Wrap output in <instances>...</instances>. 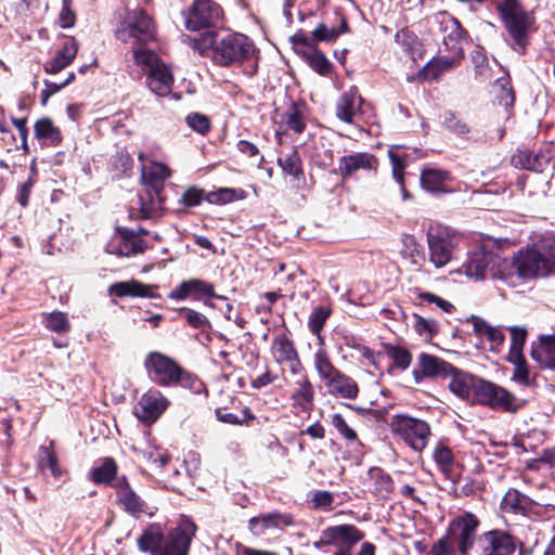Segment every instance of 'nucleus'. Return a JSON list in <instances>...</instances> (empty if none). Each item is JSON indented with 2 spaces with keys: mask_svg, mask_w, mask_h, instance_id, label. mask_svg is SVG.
I'll return each instance as SVG.
<instances>
[{
  "mask_svg": "<svg viewBox=\"0 0 555 555\" xmlns=\"http://www.w3.org/2000/svg\"><path fill=\"white\" fill-rule=\"evenodd\" d=\"M495 254L491 251L477 250L463 263L461 272L474 281H482L491 278Z\"/></svg>",
  "mask_w": 555,
  "mask_h": 555,
  "instance_id": "obj_19",
  "label": "nucleus"
},
{
  "mask_svg": "<svg viewBox=\"0 0 555 555\" xmlns=\"http://www.w3.org/2000/svg\"><path fill=\"white\" fill-rule=\"evenodd\" d=\"M119 505L129 514L138 516L144 512V501L130 487L126 476L116 479L113 485Z\"/></svg>",
  "mask_w": 555,
  "mask_h": 555,
  "instance_id": "obj_21",
  "label": "nucleus"
},
{
  "mask_svg": "<svg viewBox=\"0 0 555 555\" xmlns=\"http://www.w3.org/2000/svg\"><path fill=\"white\" fill-rule=\"evenodd\" d=\"M204 295L207 297H215L223 299L222 296L215 294L214 285L199 279H190L183 281L176 288L171 289L168 294V298L172 300H184L189 297L198 300Z\"/></svg>",
  "mask_w": 555,
  "mask_h": 555,
  "instance_id": "obj_20",
  "label": "nucleus"
},
{
  "mask_svg": "<svg viewBox=\"0 0 555 555\" xmlns=\"http://www.w3.org/2000/svg\"><path fill=\"white\" fill-rule=\"evenodd\" d=\"M512 336V344L509 349L511 360H520L522 357V348L526 341L527 331L520 326H512L509 328Z\"/></svg>",
  "mask_w": 555,
  "mask_h": 555,
  "instance_id": "obj_49",
  "label": "nucleus"
},
{
  "mask_svg": "<svg viewBox=\"0 0 555 555\" xmlns=\"http://www.w3.org/2000/svg\"><path fill=\"white\" fill-rule=\"evenodd\" d=\"M325 386L333 396L343 399L352 400L356 399L359 393L357 382L340 371L332 376V378L325 383Z\"/></svg>",
  "mask_w": 555,
  "mask_h": 555,
  "instance_id": "obj_28",
  "label": "nucleus"
},
{
  "mask_svg": "<svg viewBox=\"0 0 555 555\" xmlns=\"http://www.w3.org/2000/svg\"><path fill=\"white\" fill-rule=\"evenodd\" d=\"M133 57L135 64L141 66L145 74H147L150 69H154L163 63L158 55L150 49L133 50Z\"/></svg>",
  "mask_w": 555,
  "mask_h": 555,
  "instance_id": "obj_46",
  "label": "nucleus"
},
{
  "mask_svg": "<svg viewBox=\"0 0 555 555\" xmlns=\"http://www.w3.org/2000/svg\"><path fill=\"white\" fill-rule=\"evenodd\" d=\"M185 121L191 129L201 134L207 133L210 129V120L204 114L191 113L186 116Z\"/></svg>",
  "mask_w": 555,
  "mask_h": 555,
  "instance_id": "obj_57",
  "label": "nucleus"
},
{
  "mask_svg": "<svg viewBox=\"0 0 555 555\" xmlns=\"http://www.w3.org/2000/svg\"><path fill=\"white\" fill-rule=\"evenodd\" d=\"M117 39L131 44H146L155 39V25L141 10H126L124 20L115 31Z\"/></svg>",
  "mask_w": 555,
  "mask_h": 555,
  "instance_id": "obj_6",
  "label": "nucleus"
},
{
  "mask_svg": "<svg viewBox=\"0 0 555 555\" xmlns=\"http://www.w3.org/2000/svg\"><path fill=\"white\" fill-rule=\"evenodd\" d=\"M140 456L152 468H163L169 461L168 454L158 448H151L149 450H141Z\"/></svg>",
  "mask_w": 555,
  "mask_h": 555,
  "instance_id": "obj_52",
  "label": "nucleus"
},
{
  "mask_svg": "<svg viewBox=\"0 0 555 555\" xmlns=\"http://www.w3.org/2000/svg\"><path fill=\"white\" fill-rule=\"evenodd\" d=\"M454 525L455 518L450 524L448 535L446 538L440 539L436 544H434V555H452L455 552H457V545L453 541Z\"/></svg>",
  "mask_w": 555,
  "mask_h": 555,
  "instance_id": "obj_51",
  "label": "nucleus"
},
{
  "mask_svg": "<svg viewBox=\"0 0 555 555\" xmlns=\"http://www.w3.org/2000/svg\"><path fill=\"white\" fill-rule=\"evenodd\" d=\"M285 125L288 130L294 131L295 133L304 132L306 128V124L304 121L302 115L299 111L293 106L285 115Z\"/></svg>",
  "mask_w": 555,
  "mask_h": 555,
  "instance_id": "obj_58",
  "label": "nucleus"
},
{
  "mask_svg": "<svg viewBox=\"0 0 555 555\" xmlns=\"http://www.w3.org/2000/svg\"><path fill=\"white\" fill-rule=\"evenodd\" d=\"M35 138L47 146H56L62 142L61 130L53 124V121L43 117L36 121L34 126Z\"/></svg>",
  "mask_w": 555,
  "mask_h": 555,
  "instance_id": "obj_34",
  "label": "nucleus"
},
{
  "mask_svg": "<svg viewBox=\"0 0 555 555\" xmlns=\"http://www.w3.org/2000/svg\"><path fill=\"white\" fill-rule=\"evenodd\" d=\"M439 24V30L442 34V41L450 53L464 55L463 41L465 40V30L460 25L459 21L453 16L440 13L436 16Z\"/></svg>",
  "mask_w": 555,
  "mask_h": 555,
  "instance_id": "obj_16",
  "label": "nucleus"
},
{
  "mask_svg": "<svg viewBox=\"0 0 555 555\" xmlns=\"http://www.w3.org/2000/svg\"><path fill=\"white\" fill-rule=\"evenodd\" d=\"M491 279L501 280L508 286H516L519 281L524 280L518 275V266L515 257L507 259L498 255H495V260L492 264Z\"/></svg>",
  "mask_w": 555,
  "mask_h": 555,
  "instance_id": "obj_27",
  "label": "nucleus"
},
{
  "mask_svg": "<svg viewBox=\"0 0 555 555\" xmlns=\"http://www.w3.org/2000/svg\"><path fill=\"white\" fill-rule=\"evenodd\" d=\"M443 125L448 130L459 135L469 132L468 125L452 112H446L443 114Z\"/></svg>",
  "mask_w": 555,
  "mask_h": 555,
  "instance_id": "obj_55",
  "label": "nucleus"
},
{
  "mask_svg": "<svg viewBox=\"0 0 555 555\" xmlns=\"http://www.w3.org/2000/svg\"><path fill=\"white\" fill-rule=\"evenodd\" d=\"M38 466L42 470L49 469L54 477H59L62 474L55 453L46 446L39 448Z\"/></svg>",
  "mask_w": 555,
  "mask_h": 555,
  "instance_id": "obj_47",
  "label": "nucleus"
},
{
  "mask_svg": "<svg viewBox=\"0 0 555 555\" xmlns=\"http://www.w3.org/2000/svg\"><path fill=\"white\" fill-rule=\"evenodd\" d=\"M474 401L492 410L513 414L521 410L527 403V400L516 397L504 387L482 378L477 384Z\"/></svg>",
  "mask_w": 555,
  "mask_h": 555,
  "instance_id": "obj_7",
  "label": "nucleus"
},
{
  "mask_svg": "<svg viewBox=\"0 0 555 555\" xmlns=\"http://www.w3.org/2000/svg\"><path fill=\"white\" fill-rule=\"evenodd\" d=\"M278 164L285 175L291 176L294 179H299L304 173L301 160L296 147H292L291 151L283 153L279 157Z\"/></svg>",
  "mask_w": 555,
  "mask_h": 555,
  "instance_id": "obj_41",
  "label": "nucleus"
},
{
  "mask_svg": "<svg viewBox=\"0 0 555 555\" xmlns=\"http://www.w3.org/2000/svg\"><path fill=\"white\" fill-rule=\"evenodd\" d=\"M464 55H457L456 53H451V55L440 56L433 59L427 63L424 68L425 77L427 79L437 80L440 75L450 68L457 66L463 59Z\"/></svg>",
  "mask_w": 555,
  "mask_h": 555,
  "instance_id": "obj_39",
  "label": "nucleus"
},
{
  "mask_svg": "<svg viewBox=\"0 0 555 555\" xmlns=\"http://www.w3.org/2000/svg\"><path fill=\"white\" fill-rule=\"evenodd\" d=\"M395 40L397 43L401 44L408 52H413L414 47L417 44V38L408 29H400L396 34Z\"/></svg>",
  "mask_w": 555,
  "mask_h": 555,
  "instance_id": "obj_64",
  "label": "nucleus"
},
{
  "mask_svg": "<svg viewBox=\"0 0 555 555\" xmlns=\"http://www.w3.org/2000/svg\"><path fill=\"white\" fill-rule=\"evenodd\" d=\"M427 243L429 261L437 269L446 267L451 261L455 246L453 232L447 227L433 225L427 233Z\"/></svg>",
  "mask_w": 555,
  "mask_h": 555,
  "instance_id": "obj_9",
  "label": "nucleus"
},
{
  "mask_svg": "<svg viewBox=\"0 0 555 555\" xmlns=\"http://www.w3.org/2000/svg\"><path fill=\"white\" fill-rule=\"evenodd\" d=\"M145 241L133 230L120 229L106 245L108 254L131 257L146 250Z\"/></svg>",
  "mask_w": 555,
  "mask_h": 555,
  "instance_id": "obj_13",
  "label": "nucleus"
},
{
  "mask_svg": "<svg viewBox=\"0 0 555 555\" xmlns=\"http://www.w3.org/2000/svg\"><path fill=\"white\" fill-rule=\"evenodd\" d=\"M35 176H36V168H35V166H33L31 167L30 176L21 185V188L18 190L17 201L24 207L28 204V199H29V195H30L31 189L35 185Z\"/></svg>",
  "mask_w": 555,
  "mask_h": 555,
  "instance_id": "obj_63",
  "label": "nucleus"
},
{
  "mask_svg": "<svg viewBox=\"0 0 555 555\" xmlns=\"http://www.w3.org/2000/svg\"><path fill=\"white\" fill-rule=\"evenodd\" d=\"M453 372V366L444 360L428 353H421L418 357V367L414 369L413 375L416 380L424 377L449 376Z\"/></svg>",
  "mask_w": 555,
  "mask_h": 555,
  "instance_id": "obj_22",
  "label": "nucleus"
},
{
  "mask_svg": "<svg viewBox=\"0 0 555 555\" xmlns=\"http://www.w3.org/2000/svg\"><path fill=\"white\" fill-rule=\"evenodd\" d=\"M296 53L319 75L326 76L331 73L332 63L324 53L313 46L297 49Z\"/></svg>",
  "mask_w": 555,
  "mask_h": 555,
  "instance_id": "obj_35",
  "label": "nucleus"
},
{
  "mask_svg": "<svg viewBox=\"0 0 555 555\" xmlns=\"http://www.w3.org/2000/svg\"><path fill=\"white\" fill-rule=\"evenodd\" d=\"M514 257L518 266V275L524 280L547 275L545 253L526 248L519 250Z\"/></svg>",
  "mask_w": 555,
  "mask_h": 555,
  "instance_id": "obj_15",
  "label": "nucleus"
},
{
  "mask_svg": "<svg viewBox=\"0 0 555 555\" xmlns=\"http://www.w3.org/2000/svg\"><path fill=\"white\" fill-rule=\"evenodd\" d=\"M147 376L155 384L169 387L180 385L198 391L199 382L190 372L182 369L173 359L158 351L147 353L144 360Z\"/></svg>",
  "mask_w": 555,
  "mask_h": 555,
  "instance_id": "obj_3",
  "label": "nucleus"
},
{
  "mask_svg": "<svg viewBox=\"0 0 555 555\" xmlns=\"http://www.w3.org/2000/svg\"><path fill=\"white\" fill-rule=\"evenodd\" d=\"M195 532V524L188 518L166 535L158 525H151L138 539V545L153 555H188Z\"/></svg>",
  "mask_w": 555,
  "mask_h": 555,
  "instance_id": "obj_2",
  "label": "nucleus"
},
{
  "mask_svg": "<svg viewBox=\"0 0 555 555\" xmlns=\"http://www.w3.org/2000/svg\"><path fill=\"white\" fill-rule=\"evenodd\" d=\"M465 535H463L464 548L469 555H513L516 552L517 539L508 531L491 529L477 534L478 518L472 513H464L455 518Z\"/></svg>",
  "mask_w": 555,
  "mask_h": 555,
  "instance_id": "obj_1",
  "label": "nucleus"
},
{
  "mask_svg": "<svg viewBox=\"0 0 555 555\" xmlns=\"http://www.w3.org/2000/svg\"><path fill=\"white\" fill-rule=\"evenodd\" d=\"M204 199V191L196 186H191L184 191L181 196L180 203L186 207H194L199 205Z\"/></svg>",
  "mask_w": 555,
  "mask_h": 555,
  "instance_id": "obj_62",
  "label": "nucleus"
},
{
  "mask_svg": "<svg viewBox=\"0 0 555 555\" xmlns=\"http://www.w3.org/2000/svg\"><path fill=\"white\" fill-rule=\"evenodd\" d=\"M297 376L299 378L295 382L296 388L292 395V399L301 411L307 412L311 410L313 405L314 389L305 371Z\"/></svg>",
  "mask_w": 555,
  "mask_h": 555,
  "instance_id": "obj_33",
  "label": "nucleus"
},
{
  "mask_svg": "<svg viewBox=\"0 0 555 555\" xmlns=\"http://www.w3.org/2000/svg\"><path fill=\"white\" fill-rule=\"evenodd\" d=\"M111 170L116 177H122L127 175L133 166L131 156L126 151H118L111 157Z\"/></svg>",
  "mask_w": 555,
  "mask_h": 555,
  "instance_id": "obj_48",
  "label": "nucleus"
},
{
  "mask_svg": "<svg viewBox=\"0 0 555 555\" xmlns=\"http://www.w3.org/2000/svg\"><path fill=\"white\" fill-rule=\"evenodd\" d=\"M170 169L162 163L153 162L147 166L143 167L142 181L146 186L151 189L147 191L149 197L151 199V207L145 208V206H142L143 211H150L152 209H155L156 207H160V193L164 188V182L167 178L170 177ZM140 199L142 202V205H144L142 195L140 196Z\"/></svg>",
  "mask_w": 555,
  "mask_h": 555,
  "instance_id": "obj_11",
  "label": "nucleus"
},
{
  "mask_svg": "<svg viewBox=\"0 0 555 555\" xmlns=\"http://www.w3.org/2000/svg\"><path fill=\"white\" fill-rule=\"evenodd\" d=\"M118 466L114 459L105 457L102 463L90 470V480L94 485L112 486L116 481Z\"/></svg>",
  "mask_w": 555,
  "mask_h": 555,
  "instance_id": "obj_38",
  "label": "nucleus"
},
{
  "mask_svg": "<svg viewBox=\"0 0 555 555\" xmlns=\"http://www.w3.org/2000/svg\"><path fill=\"white\" fill-rule=\"evenodd\" d=\"M387 354L389 356V358L392 359L395 364L399 369H401V370H406L410 366V364H411L412 356L404 348H401V347H390L387 350Z\"/></svg>",
  "mask_w": 555,
  "mask_h": 555,
  "instance_id": "obj_59",
  "label": "nucleus"
},
{
  "mask_svg": "<svg viewBox=\"0 0 555 555\" xmlns=\"http://www.w3.org/2000/svg\"><path fill=\"white\" fill-rule=\"evenodd\" d=\"M493 92L500 105L505 108L514 106L515 93L508 77L498 78L493 85Z\"/></svg>",
  "mask_w": 555,
  "mask_h": 555,
  "instance_id": "obj_42",
  "label": "nucleus"
},
{
  "mask_svg": "<svg viewBox=\"0 0 555 555\" xmlns=\"http://www.w3.org/2000/svg\"><path fill=\"white\" fill-rule=\"evenodd\" d=\"M367 476L372 481V493L378 499H389L395 489V482L391 476L377 466L371 467L367 472Z\"/></svg>",
  "mask_w": 555,
  "mask_h": 555,
  "instance_id": "obj_31",
  "label": "nucleus"
},
{
  "mask_svg": "<svg viewBox=\"0 0 555 555\" xmlns=\"http://www.w3.org/2000/svg\"><path fill=\"white\" fill-rule=\"evenodd\" d=\"M294 525V519L291 514L285 513H269L250 518L249 529L256 535L263 534L267 530L272 528L283 529Z\"/></svg>",
  "mask_w": 555,
  "mask_h": 555,
  "instance_id": "obj_24",
  "label": "nucleus"
},
{
  "mask_svg": "<svg viewBox=\"0 0 555 555\" xmlns=\"http://www.w3.org/2000/svg\"><path fill=\"white\" fill-rule=\"evenodd\" d=\"M434 460L441 473L446 477L452 478L451 474L454 464L452 451L446 446H438L434 452Z\"/></svg>",
  "mask_w": 555,
  "mask_h": 555,
  "instance_id": "obj_44",
  "label": "nucleus"
},
{
  "mask_svg": "<svg viewBox=\"0 0 555 555\" xmlns=\"http://www.w3.org/2000/svg\"><path fill=\"white\" fill-rule=\"evenodd\" d=\"M168 404V399L159 390L150 389L137 403L134 414L140 421L151 424L159 418Z\"/></svg>",
  "mask_w": 555,
  "mask_h": 555,
  "instance_id": "obj_14",
  "label": "nucleus"
},
{
  "mask_svg": "<svg viewBox=\"0 0 555 555\" xmlns=\"http://www.w3.org/2000/svg\"><path fill=\"white\" fill-rule=\"evenodd\" d=\"M43 324L51 331L59 334L67 333L70 330V323L67 314L63 311H52L43 314Z\"/></svg>",
  "mask_w": 555,
  "mask_h": 555,
  "instance_id": "obj_43",
  "label": "nucleus"
},
{
  "mask_svg": "<svg viewBox=\"0 0 555 555\" xmlns=\"http://www.w3.org/2000/svg\"><path fill=\"white\" fill-rule=\"evenodd\" d=\"M254 53L255 46L247 36L232 33L215 39L212 60L220 66L240 65Z\"/></svg>",
  "mask_w": 555,
  "mask_h": 555,
  "instance_id": "obj_5",
  "label": "nucleus"
},
{
  "mask_svg": "<svg viewBox=\"0 0 555 555\" xmlns=\"http://www.w3.org/2000/svg\"><path fill=\"white\" fill-rule=\"evenodd\" d=\"M331 314L332 310L328 307L320 306L314 308L308 321L310 332L314 335H319Z\"/></svg>",
  "mask_w": 555,
  "mask_h": 555,
  "instance_id": "obj_50",
  "label": "nucleus"
},
{
  "mask_svg": "<svg viewBox=\"0 0 555 555\" xmlns=\"http://www.w3.org/2000/svg\"><path fill=\"white\" fill-rule=\"evenodd\" d=\"M274 359L280 364H286L293 375L304 371L298 352L293 341L286 335L276 336L272 343Z\"/></svg>",
  "mask_w": 555,
  "mask_h": 555,
  "instance_id": "obj_17",
  "label": "nucleus"
},
{
  "mask_svg": "<svg viewBox=\"0 0 555 555\" xmlns=\"http://www.w3.org/2000/svg\"><path fill=\"white\" fill-rule=\"evenodd\" d=\"M450 180L451 173L437 167H426L421 172V185L430 193L448 192L446 183Z\"/></svg>",
  "mask_w": 555,
  "mask_h": 555,
  "instance_id": "obj_29",
  "label": "nucleus"
},
{
  "mask_svg": "<svg viewBox=\"0 0 555 555\" xmlns=\"http://www.w3.org/2000/svg\"><path fill=\"white\" fill-rule=\"evenodd\" d=\"M332 425L348 441H358L357 433L348 426L345 418L336 413L332 416Z\"/></svg>",
  "mask_w": 555,
  "mask_h": 555,
  "instance_id": "obj_60",
  "label": "nucleus"
},
{
  "mask_svg": "<svg viewBox=\"0 0 555 555\" xmlns=\"http://www.w3.org/2000/svg\"><path fill=\"white\" fill-rule=\"evenodd\" d=\"M150 90L158 96H165L171 92L173 76L169 67L162 63L146 74Z\"/></svg>",
  "mask_w": 555,
  "mask_h": 555,
  "instance_id": "obj_25",
  "label": "nucleus"
},
{
  "mask_svg": "<svg viewBox=\"0 0 555 555\" xmlns=\"http://www.w3.org/2000/svg\"><path fill=\"white\" fill-rule=\"evenodd\" d=\"M215 39H217L216 33L210 31L198 38L186 37L185 42H188L190 48L196 51L201 56H205L208 54L210 49L214 52Z\"/></svg>",
  "mask_w": 555,
  "mask_h": 555,
  "instance_id": "obj_45",
  "label": "nucleus"
},
{
  "mask_svg": "<svg viewBox=\"0 0 555 555\" xmlns=\"http://www.w3.org/2000/svg\"><path fill=\"white\" fill-rule=\"evenodd\" d=\"M362 104V98L357 88L344 92L336 102V116L344 122L352 124Z\"/></svg>",
  "mask_w": 555,
  "mask_h": 555,
  "instance_id": "obj_26",
  "label": "nucleus"
},
{
  "mask_svg": "<svg viewBox=\"0 0 555 555\" xmlns=\"http://www.w3.org/2000/svg\"><path fill=\"white\" fill-rule=\"evenodd\" d=\"M449 376L451 377L449 388L454 395L462 399L475 400L477 384L481 382V378L459 371L455 367H453V372Z\"/></svg>",
  "mask_w": 555,
  "mask_h": 555,
  "instance_id": "obj_23",
  "label": "nucleus"
},
{
  "mask_svg": "<svg viewBox=\"0 0 555 555\" xmlns=\"http://www.w3.org/2000/svg\"><path fill=\"white\" fill-rule=\"evenodd\" d=\"M78 52V44L75 39H67L62 48L56 52L55 56L46 65V72L50 74H56L68 66Z\"/></svg>",
  "mask_w": 555,
  "mask_h": 555,
  "instance_id": "obj_32",
  "label": "nucleus"
},
{
  "mask_svg": "<svg viewBox=\"0 0 555 555\" xmlns=\"http://www.w3.org/2000/svg\"><path fill=\"white\" fill-rule=\"evenodd\" d=\"M531 354L541 365L555 370V335L541 336Z\"/></svg>",
  "mask_w": 555,
  "mask_h": 555,
  "instance_id": "obj_37",
  "label": "nucleus"
},
{
  "mask_svg": "<svg viewBox=\"0 0 555 555\" xmlns=\"http://www.w3.org/2000/svg\"><path fill=\"white\" fill-rule=\"evenodd\" d=\"M179 311L193 328L206 331L211 327L210 321L203 313L190 308H181Z\"/></svg>",
  "mask_w": 555,
  "mask_h": 555,
  "instance_id": "obj_53",
  "label": "nucleus"
},
{
  "mask_svg": "<svg viewBox=\"0 0 555 555\" xmlns=\"http://www.w3.org/2000/svg\"><path fill=\"white\" fill-rule=\"evenodd\" d=\"M388 156L392 166V176L395 180L403 185V170L406 166L404 159L398 155L392 149L389 150Z\"/></svg>",
  "mask_w": 555,
  "mask_h": 555,
  "instance_id": "obj_61",
  "label": "nucleus"
},
{
  "mask_svg": "<svg viewBox=\"0 0 555 555\" xmlns=\"http://www.w3.org/2000/svg\"><path fill=\"white\" fill-rule=\"evenodd\" d=\"M391 430L414 451H423L430 437L427 422L408 415H396L390 423Z\"/></svg>",
  "mask_w": 555,
  "mask_h": 555,
  "instance_id": "obj_8",
  "label": "nucleus"
},
{
  "mask_svg": "<svg viewBox=\"0 0 555 555\" xmlns=\"http://www.w3.org/2000/svg\"><path fill=\"white\" fill-rule=\"evenodd\" d=\"M416 298L420 300V304H423V302L435 304L439 309H441L442 311L448 312V313H451L455 309L454 306L450 301H448L433 293L418 291Z\"/></svg>",
  "mask_w": 555,
  "mask_h": 555,
  "instance_id": "obj_56",
  "label": "nucleus"
},
{
  "mask_svg": "<svg viewBox=\"0 0 555 555\" xmlns=\"http://www.w3.org/2000/svg\"><path fill=\"white\" fill-rule=\"evenodd\" d=\"M377 167L378 160L373 154L361 152L341 156L338 163V173L346 180L360 170L376 171Z\"/></svg>",
  "mask_w": 555,
  "mask_h": 555,
  "instance_id": "obj_18",
  "label": "nucleus"
},
{
  "mask_svg": "<svg viewBox=\"0 0 555 555\" xmlns=\"http://www.w3.org/2000/svg\"><path fill=\"white\" fill-rule=\"evenodd\" d=\"M153 286L137 280L118 282L109 286V294L117 297L153 298Z\"/></svg>",
  "mask_w": 555,
  "mask_h": 555,
  "instance_id": "obj_30",
  "label": "nucleus"
},
{
  "mask_svg": "<svg viewBox=\"0 0 555 555\" xmlns=\"http://www.w3.org/2000/svg\"><path fill=\"white\" fill-rule=\"evenodd\" d=\"M313 366L319 378L325 384L332 376L339 372L333 364L330 353L325 348H317L313 353Z\"/></svg>",
  "mask_w": 555,
  "mask_h": 555,
  "instance_id": "obj_40",
  "label": "nucleus"
},
{
  "mask_svg": "<svg viewBox=\"0 0 555 555\" xmlns=\"http://www.w3.org/2000/svg\"><path fill=\"white\" fill-rule=\"evenodd\" d=\"M362 538L363 534L353 525L332 526L321 532L320 539L313 543V546L321 548L325 545H335L340 550L350 548Z\"/></svg>",
  "mask_w": 555,
  "mask_h": 555,
  "instance_id": "obj_12",
  "label": "nucleus"
},
{
  "mask_svg": "<svg viewBox=\"0 0 555 555\" xmlns=\"http://www.w3.org/2000/svg\"><path fill=\"white\" fill-rule=\"evenodd\" d=\"M531 499L520 491L511 488L501 501V509L509 514H526L531 507Z\"/></svg>",
  "mask_w": 555,
  "mask_h": 555,
  "instance_id": "obj_36",
  "label": "nucleus"
},
{
  "mask_svg": "<svg viewBox=\"0 0 555 555\" xmlns=\"http://www.w3.org/2000/svg\"><path fill=\"white\" fill-rule=\"evenodd\" d=\"M414 330L426 338H431L438 331V323L433 319H425L418 314H414Z\"/></svg>",
  "mask_w": 555,
  "mask_h": 555,
  "instance_id": "obj_54",
  "label": "nucleus"
},
{
  "mask_svg": "<svg viewBox=\"0 0 555 555\" xmlns=\"http://www.w3.org/2000/svg\"><path fill=\"white\" fill-rule=\"evenodd\" d=\"M499 12L513 40V49L524 54L529 43V35L535 30L533 12L526 11L518 0H503L499 4Z\"/></svg>",
  "mask_w": 555,
  "mask_h": 555,
  "instance_id": "obj_4",
  "label": "nucleus"
},
{
  "mask_svg": "<svg viewBox=\"0 0 555 555\" xmlns=\"http://www.w3.org/2000/svg\"><path fill=\"white\" fill-rule=\"evenodd\" d=\"M221 7L212 0H195L184 13V25L190 31L217 26L222 17Z\"/></svg>",
  "mask_w": 555,
  "mask_h": 555,
  "instance_id": "obj_10",
  "label": "nucleus"
}]
</instances>
